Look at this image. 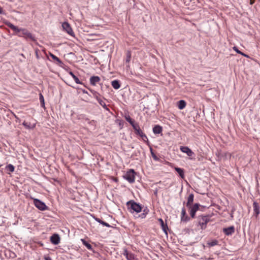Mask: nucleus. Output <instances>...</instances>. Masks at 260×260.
Wrapping results in <instances>:
<instances>
[{"mask_svg": "<svg viewBox=\"0 0 260 260\" xmlns=\"http://www.w3.org/2000/svg\"><path fill=\"white\" fill-rule=\"evenodd\" d=\"M49 55L53 60H55L57 62L56 63L59 67H62V66L63 65V63L58 57H57L56 56H55L51 52H49Z\"/></svg>", "mask_w": 260, "mask_h": 260, "instance_id": "nucleus-15", "label": "nucleus"}, {"mask_svg": "<svg viewBox=\"0 0 260 260\" xmlns=\"http://www.w3.org/2000/svg\"><path fill=\"white\" fill-rule=\"evenodd\" d=\"M95 35H94V34H90V36H95Z\"/></svg>", "mask_w": 260, "mask_h": 260, "instance_id": "nucleus-52", "label": "nucleus"}, {"mask_svg": "<svg viewBox=\"0 0 260 260\" xmlns=\"http://www.w3.org/2000/svg\"><path fill=\"white\" fill-rule=\"evenodd\" d=\"M235 227L232 225L223 229V232L226 236L232 235L235 232Z\"/></svg>", "mask_w": 260, "mask_h": 260, "instance_id": "nucleus-11", "label": "nucleus"}, {"mask_svg": "<svg viewBox=\"0 0 260 260\" xmlns=\"http://www.w3.org/2000/svg\"><path fill=\"white\" fill-rule=\"evenodd\" d=\"M157 190H156V191H155V192H154V194H157Z\"/></svg>", "mask_w": 260, "mask_h": 260, "instance_id": "nucleus-53", "label": "nucleus"}, {"mask_svg": "<svg viewBox=\"0 0 260 260\" xmlns=\"http://www.w3.org/2000/svg\"><path fill=\"white\" fill-rule=\"evenodd\" d=\"M5 169L10 172H13L15 170V167L12 164H9L6 166Z\"/></svg>", "mask_w": 260, "mask_h": 260, "instance_id": "nucleus-31", "label": "nucleus"}, {"mask_svg": "<svg viewBox=\"0 0 260 260\" xmlns=\"http://www.w3.org/2000/svg\"><path fill=\"white\" fill-rule=\"evenodd\" d=\"M124 117L125 120L132 126V127L137 123L135 122V120L132 119L129 115H125Z\"/></svg>", "mask_w": 260, "mask_h": 260, "instance_id": "nucleus-21", "label": "nucleus"}, {"mask_svg": "<svg viewBox=\"0 0 260 260\" xmlns=\"http://www.w3.org/2000/svg\"><path fill=\"white\" fill-rule=\"evenodd\" d=\"M89 89L90 91L93 94V96L96 99L97 101L100 99L99 98V96H100L101 95L99 93H98L97 91H96L93 89Z\"/></svg>", "mask_w": 260, "mask_h": 260, "instance_id": "nucleus-30", "label": "nucleus"}, {"mask_svg": "<svg viewBox=\"0 0 260 260\" xmlns=\"http://www.w3.org/2000/svg\"><path fill=\"white\" fill-rule=\"evenodd\" d=\"M255 2V0H250V5H252Z\"/></svg>", "mask_w": 260, "mask_h": 260, "instance_id": "nucleus-48", "label": "nucleus"}, {"mask_svg": "<svg viewBox=\"0 0 260 260\" xmlns=\"http://www.w3.org/2000/svg\"><path fill=\"white\" fill-rule=\"evenodd\" d=\"M82 91L84 93L88 94L87 91L85 90V89H82Z\"/></svg>", "mask_w": 260, "mask_h": 260, "instance_id": "nucleus-50", "label": "nucleus"}, {"mask_svg": "<svg viewBox=\"0 0 260 260\" xmlns=\"http://www.w3.org/2000/svg\"><path fill=\"white\" fill-rule=\"evenodd\" d=\"M85 121H87L88 123H89V121H90V120H89V118H85Z\"/></svg>", "mask_w": 260, "mask_h": 260, "instance_id": "nucleus-51", "label": "nucleus"}, {"mask_svg": "<svg viewBox=\"0 0 260 260\" xmlns=\"http://www.w3.org/2000/svg\"><path fill=\"white\" fill-rule=\"evenodd\" d=\"M6 24L10 28L13 30L17 35L20 33L21 30L22 29V28H19L9 22L6 23Z\"/></svg>", "mask_w": 260, "mask_h": 260, "instance_id": "nucleus-10", "label": "nucleus"}, {"mask_svg": "<svg viewBox=\"0 0 260 260\" xmlns=\"http://www.w3.org/2000/svg\"><path fill=\"white\" fill-rule=\"evenodd\" d=\"M131 59V52L129 50L126 51V58H125V64L126 68H129V62Z\"/></svg>", "mask_w": 260, "mask_h": 260, "instance_id": "nucleus-18", "label": "nucleus"}, {"mask_svg": "<svg viewBox=\"0 0 260 260\" xmlns=\"http://www.w3.org/2000/svg\"><path fill=\"white\" fill-rule=\"evenodd\" d=\"M158 221L161 225L163 232L167 235L168 231L169 230L167 224L166 223H165L164 220L161 218H158Z\"/></svg>", "mask_w": 260, "mask_h": 260, "instance_id": "nucleus-13", "label": "nucleus"}, {"mask_svg": "<svg viewBox=\"0 0 260 260\" xmlns=\"http://www.w3.org/2000/svg\"><path fill=\"white\" fill-rule=\"evenodd\" d=\"M101 80L100 77L98 76H91L90 78V83L91 85L95 86Z\"/></svg>", "mask_w": 260, "mask_h": 260, "instance_id": "nucleus-14", "label": "nucleus"}, {"mask_svg": "<svg viewBox=\"0 0 260 260\" xmlns=\"http://www.w3.org/2000/svg\"><path fill=\"white\" fill-rule=\"evenodd\" d=\"M253 210L255 215L257 216L260 213L259 206L256 201H254L253 203Z\"/></svg>", "mask_w": 260, "mask_h": 260, "instance_id": "nucleus-19", "label": "nucleus"}, {"mask_svg": "<svg viewBox=\"0 0 260 260\" xmlns=\"http://www.w3.org/2000/svg\"><path fill=\"white\" fill-rule=\"evenodd\" d=\"M63 29L71 36H75L74 32L70 25L67 22H64L62 24Z\"/></svg>", "mask_w": 260, "mask_h": 260, "instance_id": "nucleus-7", "label": "nucleus"}, {"mask_svg": "<svg viewBox=\"0 0 260 260\" xmlns=\"http://www.w3.org/2000/svg\"><path fill=\"white\" fill-rule=\"evenodd\" d=\"M69 73L72 77L77 84H83V83L80 81L79 78L74 74L73 72L70 71Z\"/></svg>", "mask_w": 260, "mask_h": 260, "instance_id": "nucleus-26", "label": "nucleus"}, {"mask_svg": "<svg viewBox=\"0 0 260 260\" xmlns=\"http://www.w3.org/2000/svg\"><path fill=\"white\" fill-rule=\"evenodd\" d=\"M210 215H201L198 216L196 221L197 225L200 226L202 230H205L207 228V223L210 221Z\"/></svg>", "mask_w": 260, "mask_h": 260, "instance_id": "nucleus-2", "label": "nucleus"}, {"mask_svg": "<svg viewBox=\"0 0 260 260\" xmlns=\"http://www.w3.org/2000/svg\"><path fill=\"white\" fill-rule=\"evenodd\" d=\"M207 244L208 245V246L209 247H212V246L218 245V241L216 239H214V240H212L211 242H208L207 243Z\"/></svg>", "mask_w": 260, "mask_h": 260, "instance_id": "nucleus-32", "label": "nucleus"}, {"mask_svg": "<svg viewBox=\"0 0 260 260\" xmlns=\"http://www.w3.org/2000/svg\"><path fill=\"white\" fill-rule=\"evenodd\" d=\"M189 214L191 218H195L196 214L198 211L201 210V208H203V206L200 205L199 203H195L193 205H191L188 207Z\"/></svg>", "mask_w": 260, "mask_h": 260, "instance_id": "nucleus-3", "label": "nucleus"}, {"mask_svg": "<svg viewBox=\"0 0 260 260\" xmlns=\"http://www.w3.org/2000/svg\"><path fill=\"white\" fill-rule=\"evenodd\" d=\"M136 174V172L134 169H129L127 171L126 174L123 175V178L129 183H132L135 182Z\"/></svg>", "mask_w": 260, "mask_h": 260, "instance_id": "nucleus-5", "label": "nucleus"}, {"mask_svg": "<svg viewBox=\"0 0 260 260\" xmlns=\"http://www.w3.org/2000/svg\"><path fill=\"white\" fill-rule=\"evenodd\" d=\"M162 131V128L159 125H155L153 127V132L155 134H159L161 133Z\"/></svg>", "mask_w": 260, "mask_h": 260, "instance_id": "nucleus-20", "label": "nucleus"}, {"mask_svg": "<svg viewBox=\"0 0 260 260\" xmlns=\"http://www.w3.org/2000/svg\"><path fill=\"white\" fill-rule=\"evenodd\" d=\"M127 210L131 213H136L138 214L142 211L143 208L142 205L137 203L134 200H131L126 203Z\"/></svg>", "mask_w": 260, "mask_h": 260, "instance_id": "nucleus-1", "label": "nucleus"}, {"mask_svg": "<svg viewBox=\"0 0 260 260\" xmlns=\"http://www.w3.org/2000/svg\"><path fill=\"white\" fill-rule=\"evenodd\" d=\"M140 137L147 145L150 146V142L148 139L147 136L144 133L141 135L140 136Z\"/></svg>", "mask_w": 260, "mask_h": 260, "instance_id": "nucleus-29", "label": "nucleus"}, {"mask_svg": "<svg viewBox=\"0 0 260 260\" xmlns=\"http://www.w3.org/2000/svg\"><path fill=\"white\" fill-rule=\"evenodd\" d=\"M119 124L120 125H121V121L119 122Z\"/></svg>", "mask_w": 260, "mask_h": 260, "instance_id": "nucleus-54", "label": "nucleus"}, {"mask_svg": "<svg viewBox=\"0 0 260 260\" xmlns=\"http://www.w3.org/2000/svg\"><path fill=\"white\" fill-rule=\"evenodd\" d=\"M51 243L54 245H57L60 243V238L58 234L54 233L50 238Z\"/></svg>", "mask_w": 260, "mask_h": 260, "instance_id": "nucleus-8", "label": "nucleus"}, {"mask_svg": "<svg viewBox=\"0 0 260 260\" xmlns=\"http://www.w3.org/2000/svg\"><path fill=\"white\" fill-rule=\"evenodd\" d=\"M258 1L260 2V0H258Z\"/></svg>", "mask_w": 260, "mask_h": 260, "instance_id": "nucleus-55", "label": "nucleus"}, {"mask_svg": "<svg viewBox=\"0 0 260 260\" xmlns=\"http://www.w3.org/2000/svg\"><path fill=\"white\" fill-rule=\"evenodd\" d=\"M21 32L18 36L20 37H24L26 39H29L33 42H36V39L35 37L26 28H22Z\"/></svg>", "mask_w": 260, "mask_h": 260, "instance_id": "nucleus-6", "label": "nucleus"}, {"mask_svg": "<svg viewBox=\"0 0 260 260\" xmlns=\"http://www.w3.org/2000/svg\"><path fill=\"white\" fill-rule=\"evenodd\" d=\"M44 259L45 260H52L50 256H45L44 257Z\"/></svg>", "mask_w": 260, "mask_h": 260, "instance_id": "nucleus-46", "label": "nucleus"}, {"mask_svg": "<svg viewBox=\"0 0 260 260\" xmlns=\"http://www.w3.org/2000/svg\"><path fill=\"white\" fill-rule=\"evenodd\" d=\"M111 85L115 89H118L120 87V82L118 80H114L111 82Z\"/></svg>", "mask_w": 260, "mask_h": 260, "instance_id": "nucleus-22", "label": "nucleus"}, {"mask_svg": "<svg viewBox=\"0 0 260 260\" xmlns=\"http://www.w3.org/2000/svg\"><path fill=\"white\" fill-rule=\"evenodd\" d=\"M8 252H10V257L14 258L16 256V254L15 253L11 252L10 251H9Z\"/></svg>", "mask_w": 260, "mask_h": 260, "instance_id": "nucleus-44", "label": "nucleus"}, {"mask_svg": "<svg viewBox=\"0 0 260 260\" xmlns=\"http://www.w3.org/2000/svg\"><path fill=\"white\" fill-rule=\"evenodd\" d=\"M133 128L134 129V132L136 135L140 137V136L143 134V132L140 128L138 123H137L136 125H135Z\"/></svg>", "mask_w": 260, "mask_h": 260, "instance_id": "nucleus-16", "label": "nucleus"}, {"mask_svg": "<svg viewBox=\"0 0 260 260\" xmlns=\"http://www.w3.org/2000/svg\"><path fill=\"white\" fill-rule=\"evenodd\" d=\"M81 241L83 244L89 250H92V246L91 244H90L87 241H86L84 239H81Z\"/></svg>", "mask_w": 260, "mask_h": 260, "instance_id": "nucleus-27", "label": "nucleus"}, {"mask_svg": "<svg viewBox=\"0 0 260 260\" xmlns=\"http://www.w3.org/2000/svg\"><path fill=\"white\" fill-rule=\"evenodd\" d=\"M190 216L189 217L187 215H186L184 216H181V221L186 222L190 220Z\"/></svg>", "mask_w": 260, "mask_h": 260, "instance_id": "nucleus-35", "label": "nucleus"}, {"mask_svg": "<svg viewBox=\"0 0 260 260\" xmlns=\"http://www.w3.org/2000/svg\"><path fill=\"white\" fill-rule=\"evenodd\" d=\"M39 99H40L41 106L44 107L45 106L44 99L43 95L41 93H40L39 94Z\"/></svg>", "mask_w": 260, "mask_h": 260, "instance_id": "nucleus-36", "label": "nucleus"}, {"mask_svg": "<svg viewBox=\"0 0 260 260\" xmlns=\"http://www.w3.org/2000/svg\"><path fill=\"white\" fill-rule=\"evenodd\" d=\"M36 55L37 58L38 59H39V56L38 52L37 50L36 51Z\"/></svg>", "mask_w": 260, "mask_h": 260, "instance_id": "nucleus-49", "label": "nucleus"}, {"mask_svg": "<svg viewBox=\"0 0 260 260\" xmlns=\"http://www.w3.org/2000/svg\"><path fill=\"white\" fill-rule=\"evenodd\" d=\"M5 13L4 12L3 9L0 7V14H4Z\"/></svg>", "mask_w": 260, "mask_h": 260, "instance_id": "nucleus-47", "label": "nucleus"}, {"mask_svg": "<svg viewBox=\"0 0 260 260\" xmlns=\"http://www.w3.org/2000/svg\"><path fill=\"white\" fill-rule=\"evenodd\" d=\"M98 101L100 105L102 106L106 111H110L109 109L108 108L105 103L101 99L98 100Z\"/></svg>", "mask_w": 260, "mask_h": 260, "instance_id": "nucleus-28", "label": "nucleus"}, {"mask_svg": "<svg viewBox=\"0 0 260 260\" xmlns=\"http://www.w3.org/2000/svg\"><path fill=\"white\" fill-rule=\"evenodd\" d=\"M180 150L181 152L185 153L188 156H192L194 155V153L187 146H181L180 147Z\"/></svg>", "mask_w": 260, "mask_h": 260, "instance_id": "nucleus-9", "label": "nucleus"}, {"mask_svg": "<svg viewBox=\"0 0 260 260\" xmlns=\"http://www.w3.org/2000/svg\"><path fill=\"white\" fill-rule=\"evenodd\" d=\"M194 201V194L193 193H190L187 199V202L185 203V202H183V205L185 204L186 206L187 207H188L191 205H193V203Z\"/></svg>", "mask_w": 260, "mask_h": 260, "instance_id": "nucleus-12", "label": "nucleus"}, {"mask_svg": "<svg viewBox=\"0 0 260 260\" xmlns=\"http://www.w3.org/2000/svg\"><path fill=\"white\" fill-rule=\"evenodd\" d=\"M96 123V121H95L94 120H92L89 121V123H88L91 126L95 127Z\"/></svg>", "mask_w": 260, "mask_h": 260, "instance_id": "nucleus-39", "label": "nucleus"}, {"mask_svg": "<svg viewBox=\"0 0 260 260\" xmlns=\"http://www.w3.org/2000/svg\"><path fill=\"white\" fill-rule=\"evenodd\" d=\"M190 231V230L188 228H185L184 229V232H185L186 233L189 234Z\"/></svg>", "mask_w": 260, "mask_h": 260, "instance_id": "nucleus-45", "label": "nucleus"}, {"mask_svg": "<svg viewBox=\"0 0 260 260\" xmlns=\"http://www.w3.org/2000/svg\"><path fill=\"white\" fill-rule=\"evenodd\" d=\"M93 217L94 219L96 221H97L98 222L100 223V224L102 223V221H103V220H102V219H101L100 218H98V217H95V216H93Z\"/></svg>", "mask_w": 260, "mask_h": 260, "instance_id": "nucleus-42", "label": "nucleus"}, {"mask_svg": "<svg viewBox=\"0 0 260 260\" xmlns=\"http://www.w3.org/2000/svg\"><path fill=\"white\" fill-rule=\"evenodd\" d=\"M187 215L186 212V210L184 207L182 208L181 213V216H184Z\"/></svg>", "mask_w": 260, "mask_h": 260, "instance_id": "nucleus-40", "label": "nucleus"}, {"mask_svg": "<svg viewBox=\"0 0 260 260\" xmlns=\"http://www.w3.org/2000/svg\"><path fill=\"white\" fill-rule=\"evenodd\" d=\"M101 224H102L103 226L108 227V228L111 226L108 223H107L103 220L102 221V222Z\"/></svg>", "mask_w": 260, "mask_h": 260, "instance_id": "nucleus-41", "label": "nucleus"}, {"mask_svg": "<svg viewBox=\"0 0 260 260\" xmlns=\"http://www.w3.org/2000/svg\"><path fill=\"white\" fill-rule=\"evenodd\" d=\"M143 213L141 214H139L138 217H140L141 218H145L146 216V215L148 214L149 212V210L147 207H145L143 210Z\"/></svg>", "mask_w": 260, "mask_h": 260, "instance_id": "nucleus-25", "label": "nucleus"}, {"mask_svg": "<svg viewBox=\"0 0 260 260\" xmlns=\"http://www.w3.org/2000/svg\"><path fill=\"white\" fill-rule=\"evenodd\" d=\"M129 254V252H128V250H127L126 249H125L124 250V251H123V255H124V256H125V257H126V256H127V255H128Z\"/></svg>", "mask_w": 260, "mask_h": 260, "instance_id": "nucleus-43", "label": "nucleus"}, {"mask_svg": "<svg viewBox=\"0 0 260 260\" xmlns=\"http://www.w3.org/2000/svg\"><path fill=\"white\" fill-rule=\"evenodd\" d=\"M33 200L34 204L36 208L41 211H45L48 210L49 208L47 206L44 202L39 199L31 197Z\"/></svg>", "mask_w": 260, "mask_h": 260, "instance_id": "nucleus-4", "label": "nucleus"}, {"mask_svg": "<svg viewBox=\"0 0 260 260\" xmlns=\"http://www.w3.org/2000/svg\"><path fill=\"white\" fill-rule=\"evenodd\" d=\"M22 125L26 128L28 129H33L36 126V124H31L30 122L24 121L22 123Z\"/></svg>", "mask_w": 260, "mask_h": 260, "instance_id": "nucleus-23", "label": "nucleus"}, {"mask_svg": "<svg viewBox=\"0 0 260 260\" xmlns=\"http://www.w3.org/2000/svg\"><path fill=\"white\" fill-rule=\"evenodd\" d=\"M190 216L189 217L187 215H186L184 216H181V221L186 222L190 220Z\"/></svg>", "mask_w": 260, "mask_h": 260, "instance_id": "nucleus-34", "label": "nucleus"}, {"mask_svg": "<svg viewBox=\"0 0 260 260\" xmlns=\"http://www.w3.org/2000/svg\"><path fill=\"white\" fill-rule=\"evenodd\" d=\"M150 152H151V154L152 155V157H153V158L155 160H158L159 158L155 154V153H154V152L153 151V149L151 147H150Z\"/></svg>", "mask_w": 260, "mask_h": 260, "instance_id": "nucleus-37", "label": "nucleus"}, {"mask_svg": "<svg viewBox=\"0 0 260 260\" xmlns=\"http://www.w3.org/2000/svg\"><path fill=\"white\" fill-rule=\"evenodd\" d=\"M233 49H234V50H235V51L237 53L240 54H241V55H243V56H245V57H247V58H249V56H248V55H247V54H245L244 53H243V52H241V51H240L237 47L234 46V47H233Z\"/></svg>", "mask_w": 260, "mask_h": 260, "instance_id": "nucleus-33", "label": "nucleus"}, {"mask_svg": "<svg viewBox=\"0 0 260 260\" xmlns=\"http://www.w3.org/2000/svg\"><path fill=\"white\" fill-rule=\"evenodd\" d=\"M186 103L185 101L184 100H180L177 103V106L179 109L182 110L183 109L185 106H186Z\"/></svg>", "mask_w": 260, "mask_h": 260, "instance_id": "nucleus-24", "label": "nucleus"}, {"mask_svg": "<svg viewBox=\"0 0 260 260\" xmlns=\"http://www.w3.org/2000/svg\"><path fill=\"white\" fill-rule=\"evenodd\" d=\"M174 170L177 172L181 178L184 179L185 178L184 170L183 169L175 167Z\"/></svg>", "mask_w": 260, "mask_h": 260, "instance_id": "nucleus-17", "label": "nucleus"}, {"mask_svg": "<svg viewBox=\"0 0 260 260\" xmlns=\"http://www.w3.org/2000/svg\"><path fill=\"white\" fill-rule=\"evenodd\" d=\"M126 258L127 260H134L135 255L134 254L131 253L127 255Z\"/></svg>", "mask_w": 260, "mask_h": 260, "instance_id": "nucleus-38", "label": "nucleus"}]
</instances>
